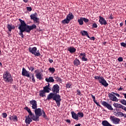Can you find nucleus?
I'll return each instance as SVG.
<instances>
[{"label":"nucleus","instance_id":"6ab92c4d","mask_svg":"<svg viewBox=\"0 0 126 126\" xmlns=\"http://www.w3.org/2000/svg\"><path fill=\"white\" fill-rule=\"evenodd\" d=\"M102 125L103 126H113V125L110 124V123L107 121V120H104L102 122Z\"/></svg>","mask_w":126,"mask_h":126},{"label":"nucleus","instance_id":"c756f323","mask_svg":"<svg viewBox=\"0 0 126 126\" xmlns=\"http://www.w3.org/2000/svg\"><path fill=\"white\" fill-rule=\"evenodd\" d=\"M12 121H13V122H17L18 121L17 116L16 115L12 116Z\"/></svg>","mask_w":126,"mask_h":126},{"label":"nucleus","instance_id":"473e14b6","mask_svg":"<svg viewBox=\"0 0 126 126\" xmlns=\"http://www.w3.org/2000/svg\"><path fill=\"white\" fill-rule=\"evenodd\" d=\"M84 117V114L82 112H78V118H80L81 119H82Z\"/></svg>","mask_w":126,"mask_h":126},{"label":"nucleus","instance_id":"9b49d317","mask_svg":"<svg viewBox=\"0 0 126 126\" xmlns=\"http://www.w3.org/2000/svg\"><path fill=\"white\" fill-rule=\"evenodd\" d=\"M101 105H102V106H104V107L107 108L108 110H110L111 111H114V108L112 107V105H111V104L108 103L105 101H102Z\"/></svg>","mask_w":126,"mask_h":126},{"label":"nucleus","instance_id":"4d7b16f0","mask_svg":"<svg viewBox=\"0 0 126 126\" xmlns=\"http://www.w3.org/2000/svg\"><path fill=\"white\" fill-rule=\"evenodd\" d=\"M124 89L123 88L120 87L119 89H118V91H121V90H123Z\"/></svg>","mask_w":126,"mask_h":126},{"label":"nucleus","instance_id":"4c0bfd02","mask_svg":"<svg viewBox=\"0 0 126 126\" xmlns=\"http://www.w3.org/2000/svg\"><path fill=\"white\" fill-rule=\"evenodd\" d=\"M81 60L82 62H87V61H88V59L86 58V57H82Z\"/></svg>","mask_w":126,"mask_h":126},{"label":"nucleus","instance_id":"e433bc0d","mask_svg":"<svg viewBox=\"0 0 126 126\" xmlns=\"http://www.w3.org/2000/svg\"><path fill=\"white\" fill-rule=\"evenodd\" d=\"M66 87L67 88H71V84H70V83H67L66 84Z\"/></svg>","mask_w":126,"mask_h":126},{"label":"nucleus","instance_id":"7c9ffc66","mask_svg":"<svg viewBox=\"0 0 126 126\" xmlns=\"http://www.w3.org/2000/svg\"><path fill=\"white\" fill-rule=\"evenodd\" d=\"M78 22L80 25H83V19H82V17L78 19Z\"/></svg>","mask_w":126,"mask_h":126},{"label":"nucleus","instance_id":"4468645a","mask_svg":"<svg viewBox=\"0 0 126 126\" xmlns=\"http://www.w3.org/2000/svg\"><path fill=\"white\" fill-rule=\"evenodd\" d=\"M99 22L101 25H107V21L101 16H99Z\"/></svg>","mask_w":126,"mask_h":126},{"label":"nucleus","instance_id":"bb28decb","mask_svg":"<svg viewBox=\"0 0 126 126\" xmlns=\"http://www.w3.org/2000/svg\"><path fill=\"white\" fill-rule=\"evenodd\" d=\"M31 19L32 20L34 19L35 18H36L37 17V13L35 12L34 14H32L30 16Z\"/></svg>","mask_w":126,"mask_h":126},{"label":"nucleus","instance_id":"774afa93","mask_svg":"<svg viewBox=\"0 0 126 126\" xmlns=\"http://www.w3.org/2000/svg\"><path fill=\"white\" fill-rule=\"evenodd\" d=\"M125 32H126V30H125Z\"/></svg>","mask_w":126,"mask_h":126},{"label":"nucleus","instance_id":"393cba45","mask_svg":"<svg viewBox=\"0 0 126 126\" xmlns=\"http://www.w3.org/2000/svg\"><path fill=\"white\" fill-rule=\"evenodd\" d=\"M116 114L115 116H116V117H124V113L123 112H116Z\"/></svg>","mask_w":126,"mask_h":126},{"label":"nucleus","instance_id":"37998d69","mask_svg":"<svg viewBox=\"0 0 126 126\" xmlns=\"http://www.w3.org/2000/svg\"><path fill=\"white\" fill-rule=\"evenodd\" d=\"M121 45L122 47H124V48H126V43L125 42H121Z\"/></svg>","mask_w":126,"mask_h":126},{"label":"nucleus","instance_id":"9d476101","mask_svg":"<svg viewBox=\"0 0 126 126\" xmlns=\"http://www.w3.org/2000/svg\"><path fill=\"white\" fill-rule=\"evenodd\" d=\"M109 119L114 125H119V124H120V122H121V119L115 116H110Z\"/></svg>","mask_w":126,"mask_h":126},{"label":"nucleus","instance_id":"6e6d98bb","mask_svg":"<svg viewBox=\"0 0 126 126\" xmlns=\"http://www.w3.org/2000/svg\"><path fill=\"white\" fill-rule=\"evenodd\" d=\"M9 119L10 120V121H12V116H11V115H10L9 116Z\"/></svg>","mask_w":126,"mask_h":126},{"label":"nucleus","instance_id":"79ce46f5","mask_svg":"<svg viewBox=\"0 0 126 126\" xmlns=\"http://www.w3.org/2000/svg\"><path fill=\"white\" fill-rule=\"evenodd\" d=\"M80 57H86V54H85V53H81L79 55L80 58Z\"/></svg>","mask_w":126,"mask_h":126},{"label":"nucleus","instance_id":"603ef678","mask_svg":"<svg viewBox=\"0 0 126 126\" xmlns=\"http://www.w3.org/2000/svg\"><path fill=\"white\" fill-rule=\"evenodd\" d=\"M66 122L67 123H68V124H70V123H71V121L70 120H69V119H67V120H66Z\"/></svg>","mask_w":126,"mask_h":126},{"label":"nucleus","instance_id":"c9c22d12","mask_svg":"<svg viewBox=\"0 0 126 126\" xmlns=\"http://www.w3.org/2000/svg\"><path fill=\"white\" fill-rule=\"evenodd\" d=\"M32 20H33L35 23H38L39 24V19L37 17L33 19Z\"/></svg>","mask_w":126,"mask_h":126},{"label":"nucleus","instance_id":"49530a36","mask_svg":"<svg viewBox=\"0 0 126 126\" xmlns=\"http://www.w3.org/2000/svg\"><path fill=\"white\" fill-rule=\"evenodd\" d=\"M118 62H123L124 61V59L123 58V57H119L118 59Z\"/></svg>","mask_w":126,"mask_h":126},{"label":"nucleus","instance_id":"680f3d73","mask_svg":"<svg viewBox=\"0 0 126 126\" xmlns=\"http://www.w3.org/2000/svg\"><path fill=\"white\" fill-rule=\"evenodd\" d=\"M97 106H98L99 107H100V108H101V107H102L100 104H99V102H97V104H96Z\"/></svg>","mask_w":126,"mask_h":126},{"label":"nucleus","instance_id":"c85d7f7f","mask_svg":"<svg viewBox=\"0 0 126 126\" xmlns=\"http://www.w3.org/2000/svg\"><path fill=\"white\" fill-rule=\"evenodd\" d=\"M119 102L122 104V105H124V106H126V100L124 99H120Z\"/></svg>","mask_w":126,"mask_h":126},{"label":"nucleus","instance_id":"a19ab883","mask_svg":"<svg viewBox=\"0 0 126 126\" xmlns=\"http://www.w3.org/2000/svg\"><path fill=\"white\" fill-rule=\"evenodd\" d=\"M2 116L3 119H5L6 117H7V114H6V113H3Z\"/></svg>","mask_w":126,"mask_h":126},{"label":"nucleus","instance_id":"09e8293b","mask_svg":"<svg viewBox=\"0 0 126 126\" xmlns=\"http://www.w3.org/2000/svg\"><path fill=\"white\" fill-rule=\"evenodd\" d=\"M27 9L28 11H32V7H27Z\"/></svg>","mask_w":126,"mask_h":126},{"label":"nucleus","instance_id":"a878e982","mask_svg":"<svg viewBox=\"0 0 126 126\" xmlns=\"http://www.w3.org/2000/svg\"><path fill=\"white\" fill-rule=\"evenodd\" d=\"M39 96L40 97H44V96H46V95H45V94L46 93L43 90L39 91Z\"/></svg>","mask_w":126,"mask_h":126},{"label":"nucleus","instance_id":"f8f14e48","mask_svg":"<svg viewBox=\"0 0 126 126\" xmlns=\"http://www.w3.org/2000/svg\"><path fill=\"white\" fill-rule=\"evenodd\" d=\"M22 75L23 76H26V77H29L30 79H31V76H30V73L29 71L26 70L24 67L22 69Z\"/></svg>","mask_w":126,"mask_h":126},{"label":"nucleus","instance_id":"aec40b11","mask_svg":"<svg viewBox=\"0 0 126 126\" xmlns=\"http://www.w3.org/2000/svg\"><path fill=\"white\" fill-rule=\"evenodd\" d=\"M35 76L38 80H42V79H43V77L42 76V73H41V72L36 73Z\"/></svg>","mask_w":126,"mask_h":126},{"label":"nucleus","instance_id":"7ed1b4c3","mask_svg":"<svg viewBox=\"0 0 126 126\" xmlns=\"http://www.w3.org/2000/svg\"><path fill=\"white\" fill-rule=\"evenodd\" d=\"M25 110L29 113V115L25 116V123L26 125H30V124L32 123V121H34V122H38L36 120L35 114H34V113H32V111H31V109H30V108L28 107H26L25 108Z\"/></svg>","mask_w":126,"mask_h":126},{"label":"nucleus","instance_id":"bf43d9fd","mask_svg":"<svg viewBox=\"0 0 126 126\" xmlns=\"http://www.w3.org/2000/svg\"><path fill=\"white\" fill-rule=\"evenodd\" d=\"M123 95H124V97H125V99H126V94L123 93Z\"/></svg>","mask_w":126,"mask_h":126},{"label":"nucleus","instance_id":"58836bf2","mask_svg":"<svg viewBox=\"0 0 126 126\" xmlns=\"http://www.w3.org/2000/svg\"><path fill=\"white\" fill-rule=\"evenodd\" d=\"M28 68L29 69V70H31V71H33V70H34V66H28Z\"/></svg>","mask_w":126,"mask_h":126},{"label":"nucleus","instance_id":"423d86ee","mask_svg":"<svg viewBox=\"0 0 126 126\" xmlns=\"http://www.w3.org/2000/svg\"><path fill=\"white\" fill-rule=\"evenodd\" d=\"M115 95L117 96V97H120V98H122V96H121V95H120L119 94H117L114 92H112V94L109 93L108 94V97L109 98H110L112 101L118 102L119 101V99H118V98H117V97L115 96Z\"/></svg>","mask_w":126,"mask_h":126},{"label":"nucleus","instance_id":"a18cd8bd","mask_svg":"<svg viewBox=\"0 0 126 126\" xmlns=\"http://www.w3.org/2000/svg\"><path fill=\"white\" fill-rule=\"evenodd\" d=\"M93 28H97L98 27V25H97V24L94 23L92 25Z\"/></svg>","mask_w":126,"mask_h":126},{"label":"nucleus","instance_id":"864d4df0","mask_svg":"<svg viewBox=\"0 0 126 126\" xmlns=\"http://www.w3.org/2000/svg\"><path fill=\"white\" fill-rule=\"evenodd\" d=\"M48 61L49 62V63H52L54 62V60H52V59H49L48 60Z\"/></svg>","mask_w":126,"mask_h":126},{"label":"nucleus","instance_id":"f3484780","mask_svg":"<svg viewBox=\"0 0 126 126\" xmlns=\"http://www.w3.org/2000/svg\"><path fill=\"white\" fill-rule=\"evenodd\" d=\"M7 28L9 31V32H11V30L12 29H15V26H12V24H7Z\"/></svg>","mask_w":126,"mask_h":126},{"label":"nucleus","instance_id":"f704fd0d","mask_svg":"<svg viewBox=\"0 0 126 126\" xmlns=\"http://www.w3.org/2000/svg\"><path fill=\"white\" fill-rule=\"evenodd\" d=\"M31 79H32V81L33 83H35V82H36V80H35V77H34V74H32Z\"/></svg>","mask_w":126,"mask_h":126},{"label":"nucleus","instance_id":"0eeeda50","mask_svg":"<svg viewBox=\"0 0 126 126\" xmlns=\"http://www.w3.org/2000/svg\"><path fill=\"white\" fill-rule=\"evenodd\" d=\"M43 110L41 108L34 109V118H35V120H37V122H39V118L41 117L42 115Z\"/></svg>","mask_w":126,"mask_h":126},{"label":"nucleus","instance_id":"052dcab7","mask_svg":"<svg viewBox=\"0 0 126 126\" xmlns=\"http://www.w3.org/2000/svg\"><path fill=\"white\" fill-rule=\"evenodd\" d=\"M45 87H47L48 88H50V84L48 83V85L46 86Z\"/></svg>","mask_w":126,"mask_h":126},{"label":"nucleus","instance_id":"b1692460","mask_svg":"<svg viewBox=\"0 0 126 126\" xmlns=\"http://www.w3.org/2000/svg\"><path fill=\"white\" fill-rule=\"evenodd\" d=\"M50 90L51 91H52V89H51V88H47V87H43V91L45 93H50Z\"/></svg>","mask_w":126,"mask_h":126},{"label":"nucleus","instance_id":"ddd939ff","mask_svg":"<svg viewBox=\"0 0 126 126\" xmlns=\"http://www.w3.org/2000/svg\"><path fill=\"white\" fill-rule=\"evenodd\" d=\"M30 104L32 105V108L33 110H34V109H37V101L32 99L30 101Z\"/></svg>","mask_w":126,"mask_h":126},{"label":"nucleus","instance_id":"6e6552de","mask_svg":"<svg viewBox=\"0 0 126 126\" xmlns=\"http://www.w3.org/2000/svg\"><path fill=\"white\" fill-rule=\"evenodd\" d=\"M29 51L30 53H31L32 55H34L35 57H39V56H41V54L39 52V50L37 51V47H34L32 48L29 47Z\"/></svg>","mask_w":126,"mask_h":126},{"label":"nucleus","instance_id":"412c9836","mask_svg":"<svg viewBox=\"0 0 126 126\" xmlns=\"http://www.w3.org/2000/svg\"><path fill=\"white\" fill-rule=\"evenodd\" d=\"M45 80L47 82H55V80L53 77H49V78H46Z\"/></svg>","mask_w":126,"mask_h":126},{"label":"nucleus","instance_id":"a211bd4d","mask_svg":"<svg viewBox=\"0 0 126 126\" xmlns=\"http://www.w3.org/2000/svg\"><path fill=\"white\" fill-rule=\"evenodd\" d=\"M73 63H74V65H75L76 66H78L79 64L81 63H80V61H79V60L76 58L74 60Z\"/></svg>","mask_w":126,"mask_h":126},{"label":"nucleus","instance_id":"39448f33","mask_svg":"<svg viewBox=\"0 0 126 126\" xmlns=\"http://www.w3.org/2000/svg\"><path fill=\"white\" fill-rule=\"evenodd\" d=\"M94 78L98 80L99 83L102 84L104 87H108L109 86V84L107 83V81L105 80L103 76H94Z\"/></svg>","mask_w":126,"mask_h":126},{"label":"nucleus","instance_id":"5fc2aeb1","mask_svg":"<svg viewBox=\"0 0 126 126\" xmlns=\"http://www.w3.org/2000/svg\"><path fill=\"white\" fill-rule=\"evenodd\" d=\"M34 72L35 73H40V72H39V69H36L35 70Z\"/></svg>","mask_w":126,"mask_h":126},{"label":"nucleus","instance_id":"13d9d810","mask_svg":"<svg viewBox=\"0 0 126 126\" xmlns=\"http://www.w3.org/2000/svg\"><path fill=\"white\" fill-rule=\"evenodd\" d=\"M29 0H23V1L25 2V3H27L28 2Z\"/></svg>","mask_w":126,"mask_h":126},{"label":"nucleus","instance_id":"cd10ccee","mask_svg":"<svg viewBox=\"0 0 126 126\" xmlns=\"http://www.w3.org/2000/svg\"><path fill=\"white\" fill-rule=\"evenodd\" d=\"M54 78L56 79V81L57 82H62V79L58 76H55L54 77Z\"/></svg>","mask_w":126,"mask_h":126},{"label":"nucleus","instance_id":"de8ad7c7","mask_svg":"<svg viewBox=\"0 0 126 126\" xmlns=\"http://www.w3.org/2000/svg\"><path fill=\"white\" fill-rule=\"evenodd\" d=\"M42 114L43 118H47V115H46V113H45V111L44 110H42Z\"/></svg>","mask_w":126,"mask_h":126},{"label":"nucleus","instance_id":"dca6fc26","mask_svg":"<svg viewBox=\"0 0 126 126\" xmlns=\"http://www.w3.org/2000/svg\"><path fill=\"white\" fill-rule=\"evenodd\" d=\"M67 51L70 53V54H74L76 52V49L73 46H70L68 47Z\"/></svg>","mask_w":126,"mask_h":126},{"label":"nucleus","instance_id":"5701e85b","mask_svg":"<svg viewBox=\"0 0 126 126\" xmlns=\"http://www.w3.org/2000/svg\"><path fill=\"white\" fill-rule=\"evenodd\" d=\"M81 33L82 36H87L88 38H90V36H89V34H88V32L87 31H83L81 32Z\"/></svg>","mask_w":126,"mask_h":126},{"label":"nucleus","instance_id":"e2e57ef3","mask_svg":"<svg viewBox=\"0 0 126 126\" xmlns=\"http://www.w3.org/2000/svg\"><path fill=\"white\" fill-rule=\"evenodd\" d=\"M120 26L122 27V26H123V25H124V23H121L120 24Z\"/></svg>","mask_w":126,"mask_h":126},{"label":"nucleus","instance_id":"f257e3e1","mask_svg":"<svg viewBox=\"0 0 126 126\" xmlns=\"http://www.w3.org/2000/svg\"><path fill=\"white\" fill-rule=\"evenodd\" d=\"M51 90L53 93H50L47 95V100L50 101L51 99H53L56 101L57 106L60 107L61 106V101H62L60 95L58 94V93H60V86L57 84L54 85Z\"/></svg>","mask_w":126,"mask_h":126},{"label":"nucleus","instance_id":"4be33fe9","mask_svg":"<svg viewBox=\"0 0 126 126\" xmlns=\"http://www.w3.org/2000/svg\"><path fill=\"white\" fill-rule=\"evenodd\" d=\"M113 106L115 107V108H119L120 109H122L123 105L120 103H114L113 104Z\"/></svg>","mask_w":126,"mask_h":126},{"label":"nucleus","instance_id":"c03bdc74","mask_svg":"<svg viewBox=\"0 0 126 126\" xmlns=\"http://www.w3.org/2000/svg\"><path fill=\"white\" fill-rule=\"evenodd\" d=\"M77 95H78L79 96H81V92L80 91V90L78 89L77 90Z\"/></svg>","mask_w":126,"mask_h":126},{"label":"nucleus","instance_id":"2eb2a0df","mask_svg":"<svg viewBox=\"0 0 126 126\" xmlns=\"http://www.w3.org/2000/svg\"><path fill=\"white\" fill-rule=\"evenodd\" d=\"M71 114L72 119H73L74 120H76V121H78V120H79V118H78V113L76 114L75 113V112H74V111H71Z\"/></svg>","mask_w":126,"mask_h":126},{"label":"nucleus","instance_id":"1a4fd4ad","mask_svg":"<svg viewBox=\"0 0 126 126\" xmlns=\"http://www.w3.org/2000/svg\"><path fill=\"white\" fill-rule=\"evenodd\" d=\"M74 18V16L72 14V13H69L66 16V19L62 21L63 24H68L70 20H72Z\"/></svg>","mask_w":126,"mask_h":126},{"label":"nucleus","instance_id":"3c124183","mask_svg":"<svg viewBox=\"0 0 126 126\" xmlns=\"http://www.w3.org/2000/svg\"><path fill=\"white\" fill-rule=\"evenodd\" d=\"M109 19H111V20H112V19H114V17H113V14H111L110 15V16L109 17Z\"/></svg>","mask_w":126,"mask_h":126},{"label":"nucleus","instance_id":"69168bd1","mask_svg":"<svg viewBox=\"0 0 126 126\" xmlns=\"http://www.w3.org/2000/svg\"><path fill=\"white\" fill-rule=\"evenodd\" d=\"M103 44L104 45H106V44H107V42H104Z\"/></svg>","mask_w":126,"mask_h":126},{"label":"nucleus","instance_id":"338daca9","mask_svg":"<svg viewBox=\"0 0 126 126\" xmlns=\"http://www.w3.org/2000/svg\"><path fill=\"white\" fill-rule=\"evenodd\" d=\"M125 66L126 67V63H125Z\"/></svg>","mask_w":126,"mask_h":126},{"label":"nucleus","instance_id":"20e7f679","mask_svg":"<svg viewBox=\"0 0 126 126\" xmlns=\"http://www.w3.org/2000/svg\"><path fill=\"white\" fill-rule=\"evenodd\" d=\"M3 79L7 83L11 84L13 82V78L8 71H5L3 74Z\"/></svg>","mask_w":126,"mask_h":126},{"label":"nucleus","instance_id":"f03ea898","mask_svg":"<svg viewBox=\"0 0 126 126\" xmlns=\"http://www.w3.org/2000/svg\"><path fill=\"white\" fill-rule=\"evenodd\" d=\"M19 21H20L21 23L18 27V29L20 30L19 35H20L22 38H24V34H23L24 32L30 33L31 30L37 28V26H36V25L34 24L32 26L27 25L26 23H25V21L22 20L21 19H19Z\"/></svg>","mask_w":126,"mask_h":126},{"label":"nucleus","instance_id":"2f4dec72","mask_svg":"<svg viewBox=\"0 0 126 126\" xmlns=\"http://www.w3.org/2000/svg\"><path fill=\"white\" fill-rule=\"evenodd\" d=\"M48 70H49L50 72H51V73H55V71H56V69L54 67H50L48 69Z\"/></svg>","mask_w":126,"mask_h":126},{"label":"nucleus","instance_id":"72a5a7b5","mask_svg":"<svg viewBox=\"0 0 126 126\" xmlns=\"http://www.w3.org/2000/svg\"><path fill=\"white\" fill-rule=\"evenodd\" d=\"M91 96L92 97V98L93 99V101H94V103H95V104H96V105H98V102H97V101H96V98L95 97V96L93 95V94H91Z\"/></svg>","mask_w":126,"mask_h":126},{"label":"nucleus","instance_id":"8fccbe9b","mask_svg":"<svg viewBox=\"0 0 126 126\" xmlns=\"http://www.w3.org/2000/svg\"><path fill=\"white\" fill-rule=\"evenodd\" d=\"M89 39H90V40H92V41H95V37L94 36L90 37L89 38Z\"/></svg>","mask_w":126,"mask_h":126},{"label":"nucleus","instance_id":"0e129e2a","mask_svg":"<svg viewBox=\"0 0 126 126\" xmlns=\"http://www.w3.org/2000/svg\"><path fill=\"white\" fill-rule=\"evenodd\" d=\"M123 117H124L125 119H126V114H124Z\"/></svg>","mask_w":126,"mask_h":126},{"label":"nucleus","instance_id":"ea45409f","mask_svg":"<svg viewBox=\"0 0 126 126\" xmlns=\"http://www.w3.org/2000/svg\"><path fill=\"white\" fill-rule=\"evenodd\" d=\"M82 19H83V21H84L85 22V23H87V22H88L89 21V19H86V18L82 17Z\"/></svg>","mask_w":126,"mask_h":126}]
</instances>
